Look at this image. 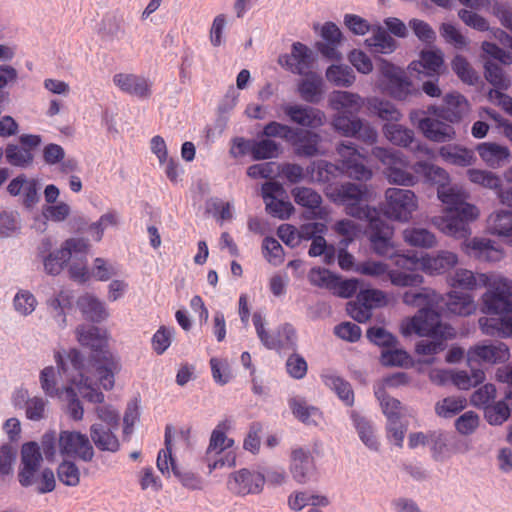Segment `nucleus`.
<instances>
[{"instance_id":"obj_13","label":"nucleus","mask_w":512,"mask_h":512,"mask_svg":"<svg viewBox=\"0 0 512 512\" xmlns=\"http://www.w3.org/2000/svg\"><path fill=\"white\" fill-rule=\"evenodd\" d=\"M280 109L292 123L301 127L318 129L326 122L325 113L309 105L283 104Z\"/></svg>"},{"instance_id":"obj_30","label":"nucleus","mask_w":512,"mask_h":512,"mask_svg":"<svg viewBox=\"0 0 512 512\" xmlns=\"http://www.w3.org/2000/svg\"><path fill=\"white\" fill-rule=\"evenodd\" d=\"M115 430L117 429L95 423L90 427V437L99 450L116 452L120 448V443L114 434Z\"/></svg>"},{"instance_id":"obj_62","label":"nucleus","mask_w":512,"mask_h":512,"mask_svg":"<svg viewBox=\"0 0 512 512\" xmlns=\"http://www.w3.org/2000/svg\"><path fill=\"white\" fill-rule=\"evenodd\" d=\"M486 420L491 425H501L510 416V409L505 401H498L484 410Z\"/></svg>"},{"instance_id":"obj_11","label":"nucleus","mask_w":512,"mask_h":512,"mask_svg":"<svg viewBox=\"0 0 512 512\" xmlns=\"http://www.w3.org/2000/svg\"><path fill=\"white\" fill-rule=\"evenodd\" d=\"M265 485V475L248 469H240L229 476L227 487L237 496L259 494Z\"/></svg>"},{"instance_id":"obj_36","label":"nucleus","mask_w":512,"mask_h":512,"mask_svg":"<svg viewBox=\"0 0 512 512\" xmlns=\"http://www.w3.org/2000/svg\"><path fill=\"white\" fill-rule=\"evenodd\" d=\"M77 305L84 317L92 322H101L108 316L104 303L90 294L81 296Z\"/></svg>"},{"instance_id":"obj_20","label":"nucleus","mask_w":512,"mask_h":512,"mask_svg":"<svg viewBox=\"0 0 512 512\" xmlns=\"http://www.w3.org/2000/svg\"><path fill=\"white\" fill-rule=\"evenodd\" d=\"M478 217H472L459 213V212H446V215L441 218V230L454 238L467 239L471 235L469 224Z\"/></svg>"},{"instance_id":"obj_42","label":"nucleus","mask_w":512,"mask_h":512,"mask_svg":"<svg viewBox=\"0 0 512 512\" xmlns=\"http://www.w3.org/2000/svg\"><path fill=\"white\" fill-rule=\"evenodd\" d=\"M321 378L323 383L333 390L345 405H353L354 392L348 381L334 374H323Z\"/></svg>"},{"instance_id":"obj_4","label":"nucleus","mask_w":512,"mask_h":512,"mask_svg":"<svg viewBox=\"0 0 512 512\" xmlns=\"http://www.w3.org/2000/svg\"><path fill=\"white\" fill-rule=\"evenodd\" d=\"M372 155L385 166V176L389 183L400 186H413L417 182L416 176L408 169V160L399 151L374 147Z\"/></svg>"},{"instance_id":"obj_26","label":"nucleus","mask_w":512,"mask_h":512,"mask_svg":"<svg viewBox=\"0 0 512 512\" xmlns=\"http://www.w3.org/2000/svg\"><path fill=\"white\" fill-rule=\"evenodd\" d=\"M487 231L512 246V212L500 209L491 213L487 218Z\"/></svg>"},{"instance_id":"obj_53","label":"nucleus","mask_w":512,"mask_h":512,"mask_svg":"<svg viewBox=\"0 0 512 512\" xmlns=\"http://www.w3.org/2000/svg\"><path fill=\"white\" fill-rule=\"evenodd\" d=\"M472 374L466 371H457L452 373V383L459 389L468 390L485 380V373L481 369L470 367Z\"/></svg>"},{"instance_id":"obj_6","label":"nucleus","mask_w":512,"mask_h":512,"mask_svg":"<svg viewBox=\"0 0 512 512\" xmlns=\"http://www.w3.org/2000/svg\"><path fill=\"white\" fill-rule=\"evenodd\" d=\"M340 172L357 181H368L373 172L366 165V156L352 142H342L336 147Z\"/></svg>"},{"instance_id":"obj_2","label":"nucleus","mask_w":512,"mask_h":512,"mask_svg":"<svg viewBox=\"0 0 512 512\" xmlns=\"http://www.w3.org/2000/svg\"><path fill=\"white\" fill-rule=\"evenodd\" d=\"M55 360L60 373L67 374L70 369L76 375H67V380L76 386L81 396L92 403H102L104 394L92 385V380L86 375L84 358L77 349H71L67 354L68 364L63 360L61 354H55Z\"/></svg>"},{"instance_id":"obj_63","label":"nucleus","mask_w":512,"mask_h":512,"mask_svg":"<svg viewBox=\"0 0 512 512\" xmlns=\"http://www.w3.org/2000/svg\"><path fill=\"white\" fill-rule=\"evenodd\" d=\"M452 69L457 76L467 84H474L478 80L477 73L471 67L466 58L461 55H457L453 59Z\"/></svg>"},{"instance_id":"obj_14","label":"nucleus","mask_w":512,"mask_h":512,"mask_svg":"<svg viewBox=\"0 0 512 512\" xmlns=\"http://www.w3.org/2000/svg\"><path fill=\"white\" fill-rule=\"evenodd\" d=\"M437 195L440 201L446 205V212H459L470 218L480 215L479 208L467 202L469 195L462 188L445 186L438 188Z\"/></svg>"},{"instance_id":"obj_52","label":"nucleus","mask_w":512,"mask_h":512,"mask_svg":"<svg viewBox=\"0 0 512 512\" xmlns=\"http://www.w3.org/2000/svg\"><path fill=\"white\" fill-rule=\"evenodd\" d=\"M403 303L412 307H429L437 301V294L427 288L421 291H406L402 297Z\"/></svg>"},{"instance_id":"obj_41","label":"nucleus","mask_w":512,"mask_h":512,"mask_svg":"<svg viewBox=\"0 0 512 512\" xmlns=\"http://www.w3.org/2000/svg\"><path fill=\"white\" fill-rule=\"evenodd\" d=\"M365 43L372 53L390 54L396 49L395 39L382 27H378Z\"/></svg>"},{"instance_id":"obj_28","label":"nucleus","mask_w":512,"mask_h":512,"mask_svg":"<svg viewBox=\"0 0 512 512\" xmlns=\"http://www.w3.org/2000/svg\"><path fill=\"white\" fill-rule=\"evenodd\" d=\"M297 335L294 327L285 323L280 326L277 332L269 335L263 345L268 349H274L278 352L294 351L296 349Z\"/></svg>"},{"instance_id":"obj_40","label":"nucleus","mask_w":512,"mask_h":512,"mask_svg":"<svg viewBox=\"0 0 512 512\" xmlns=\"http://www.w3.org/2000/svg\"><path fill=\"white\" fill-rule=\"evenodd\" d=\"M448 310L456 315L468 316L475 312L476 305L473 297L464 292L451 291L446 302Z\"/></svg>"},{"instance_id":"obj_31","label":"nucleus","mask_w":512,"mask_h":512,"mask_svg":"<svg viewBox=\"0 0 512 512\" xmlns=\"http://www.w3.org/2000/svg\"><path fill=\"white\" fill-rule=\"evenodd\" d=\"M319 225L318 223L309 224L298 231L293 225L282 224L278 227L277 235L287 246L294 248L300 244L301 239H310L313 234H316L319 231Z\"/></svg>"},{"instance_id":"obj_45","label":"nucleus","mask_w":512,"mask_h":512,"mask_svg":"<svg viewBox=\"0 0 512 512\" xmlns=\"http://www.w3.org/2000/svg\"><path fill=\"white\" fill-rule=\"evenodd\" d=\"M230 425L227 420L220 422L211 433L207 455L212 453L220 454L225 449L230 448L234 441L226 436V431Z\"/></svg>"},{"instance_id":"obj_1","label":"nucleus","mask_w":512,"mask_h":512,"mask_svg":"<svg viewBox=\"0 0 512 512\" xmlns=\"http://www.w3.org/2000/svg\"><path fill=\"white\" fill-rule=\"evenodd\" d=\"M481 281L490 286L482 297V312L497 315L481 317L479 326L489 336H512V280L505 276H481Z\"/></svg>"},{"instance_id":"obj_35","label":"nucleus","mask_w":512,"mask_h":512,"mask_svg":"<svg viewBox=\"0 0 512 512\" xmlns=\"http://www.w3.org/2000/svg\"><path fill=\"white\" fill-rule=\"evenodd\" d=\"M329 103L332 109L349 113H357L363 106L361 97L348 91H334L330 95Z\"/></svg>"},{"instance_id":"obj_38","label":"nucleus","mask_w":512,"mask_h":512,"mask_svg":"<svg viewBox=\"0 0 512 512\" xmlns=\"http://www.w3.org/2000/svg\"><path fill=\"white\" fill-rule=\"evenodd\" d=\"M414 173L422 175L426 181L438 185V188L445 187L449 182L448 173L441 167L425 161H418L411 167Z\"/></svg>"},{"instance_id":"obj_8","label":"nucleus","mask_w":512,"mask_h":512,"mask_svg":"<svg viewBox=\"0 0 512 512\" xmlns=\"http://www.w3.org/2000/svg\"><path fill=\"white\" fill-rule=\"evenodd\" d=\"M444 327L441 324L440 314L429 307L419 309L417 314L402 326L404 335L415 333L419 336L443 337Z\"/></svg>"},{"instance_id":"obj_43","label":"nucleus","mask_w":512,"mask_h":512,"mask_svg":"<svg viewBox=\"0 0 512 512\" xmlns=\"http://www.w3.org/2000/svg\"><path fill=\"white\" fill-rule=\"evenodd\" d=\"M404 241L414 247L433 248L437 244L435 235L425 228L410 227L403 231Z\"/></svg>"},{"instance_id":"obj_23","label":"nucleus","mask_w":512,"mask_h":512,"mask_svg":"<svg viewBox=\"0 0 512 512\" xmlns=\"http://www.w3.org/2000/svg\"><path fill=\"white\" fill-rule=\"evenodd\" d=\"M476 150L483 162L490 168H500L511 160L509 148L498 143L483 142L477 145Z\"/></svg>"},{"instance_id":"obj_58","label":"nucleus","mask_w":512,"mask_h":512,"mask_svg":"<svg viewBox=\"0 0 512 512\" xmlns=\"http://www.w3.org/2000/svg\"><path fill=\"white\" fill-rule=\"evenodd\" d=\"M485 78L486 80L499 91L506 90L509 87L510 81L505 75L503 69L493 61L485 63Z\"/></svg>"},{"instance_id":"obj_49","label":"nucleus","mask_w":512,"mask_h":512,"mask_svg":"<svg viewBox=\"0 0 512 512\" xmlns=\"http://www.w3.org/2000/svg\"><path fill=\"white\" fill-rule=\"evenodd\" d=\"M326 78L338 87H350L355 81L353 70L346 65H331L326 70Z\"/></svg>"},{"instance_id":"obj_51","label":"nucleus","mask_w":512,"mask_h":512,"mask_svg":"<svg viewBox=\"0 0 512 512\" xmlns=\"http://www.w3.org/2000/svg\"><path fill=\"white\" fill-rule=\"evenodd\" d=\"M466 399L464 397H446L438 401L435 405V412L443 418H451L461 412L466 407Z\"/></svg>"},{"instance_id":"obj_50","label":"nucleus","mask_w":512,"mask_h":512,"mask_svg":"<svg viewBox=\"0 0 512 512\" xmlns=\"http://www.w3.org/2000/svg\"><path fill=\"white\" fill-rule=\"evenodd\" d=\"M294 201L305 208L317 209L322 204L321 195L308 187H295L291 191Z\"/></svg>"},{"instance_id":"obj_15","label":"nucleus","mask_w":512,"mask_h":512,"mask_svg":"<svg viewBox=\"0 0 512 512\" xmlns=\"http://www.w3.org/2000/svg\"><path fill=\"white\" fill-rule=\"evenodd\" d=\"M466 358L469 367L482 362L489 364L503 363L509 358V349L502 342L489 345L477 344L468 349Z\"/></svg>"},{"instance_id":"obj_55","label":"nucleus","mask_w":512,"mask_h":512,"mask_svg":"<svg viewBox=\"0 0 512 512\" xmlns=\"http://www.w3.org/2000/svg\"><path fill=\"white\" fill-rule=\"evenodd\" d=\"M6 161L15 167H27L33 162V154L30 149L15 144L7 145L5 149Z\"/></svg>"},{"instance_id":"obj_34","label":"nucleus","mask_w":512,"mask_h":512,"mask_svg":"<svg viewBox=\"0 0 512 512\" xmlns=\"http://www.w3.org/2000/svg\"><path fill=\"white\" fill-rule=\"evenodd\" d=\"M443 65V56L440 51H422L419 61L410 64V69L427 76L438 74Z\"/></svg>"},{"instance_id":"obj_24","label":"nucleus","mask_w":512,"mask_h":512,"mask_svg":"<svg viewBox=\"0 0 512 512\" xmlns=\"http://www.w3.org/2000/svg\"><path fill=\"white\" fill-rule=\"evenodd\" d=\"M320 142L321 137L318 133L296 128L289 143L293 146L296 155L313 157L319 154L318 146Z\"/></svg>"},{"instance_id":"obj_60","label":"nucleus","mask_w":512,"mask_h":512,"mask_svg":"<svg viewBox=\"0 0 512 512\" xmlns=\"http://www.w3.org/2000/svg\"><path fill=\"white\" fill-rule=\"evenodd\" d=\"M377 399L380 401V405L383 413L387 417V420L400 418L401 415V402L393 397L387 395L384 388H380L375 392Z\"/></svg>"},{"instance_id":"obj_64","label":"nucleus","mask_w":512,"mask_h":512,"mask_svg":"<svg viewBox=\"0 0 512 512\" xmlns=\"http://www.w3.org/2000/svg\"><path fill=\"white\" fill-rule=\"evenodd\" d=\"M264 257L269 263L277 266L284 261V250L281 244L273 237H266L263 240Z\"/></svg>"},{"instance_id":"obj_61","label":"nucleus","mask_w":512,"mask_h":512,"mask_svg":"<svg viewBox=\"0 0 512 512\" xmlns=\"http://www.w3.org/2000/svg\"><path fill=\"white\" fill-rule=\"evenodd\" d=\"M59 481L70 487H75L80 483V471L77 465L71 461H63L57 468Z\"/></svg>"},{"instance_id":"obj_19","label":"nucleus","mask_w":512,"mask_h":512,"mask_svg":"<svg viewBox=\"0 0 512 512\" xmlns=\"http://www.w3.org/2000/svg\"><path fill=\"white\" fill-rule=\"evenodd\" d=\"M465 251L479 261L498 262L504 257L502 248L494 245L490 239L474 237L464 243Z\"/></svg>"},{"instance_id":"obj_12","label":"nucleus","mask_w":512,"mask_h":512,"mask_svg":"<svg viewBox=\"0 0 512 512\" xmlns=\"http://www.w3.org/2000/svg\"><path fill=\"white\" fill-rule=\"evenodd\" d=\"M59 449L62 455L74 456L90 462L94 449L87 435L75 431H62L59 435Z\"/></svg>"},{"instance_id":"obj_9","label":"nucleus","mask_w":512,"mask_h":512,"mask_svg":"<svg viewBox=\"0 0 512 512\" xmlns=\"http://www.w3.org/2000/svg\"><path fill=\"white\" fill-rule=\"evenodd\" d=\"M261 194L266 205V211L271 216L285 220L294 212L291 202L282 199L286 191L279 182H265L262 185Z\"/></svg>"},{"instance_id":"obj_48","label":"nucleus","mask_w":512,"mask_h":512,"mask_svg":"<svg viewBox=\"0 0 512 512\" xmlns=\"http://www.w3.org/2000/svg\"><path fill=\"white\" fill-rule=\"evenodd\" d=\"M467 177L470 182L487 189L495 190L496 193L499 191V189H501L502 186L500 177L488 170L475 168L468 169Z\"/></svg>"},{"instance_id":"obj_25","label":"nucleus","mask_w":512,"mask_h":512,"mask_svg":"<svg viewBox=\"0 0 512 512\" xmlns=\"http://www.w3.org/2000/svg\"><path fill=\"white\" fill-rule=\"evenodd\" d=\"M314 468L313 458L309 451L303 448H295L291 452L290 473L293 479L300 483H306Z\"/></svg>"},{"instance_id":"obj_5","label":"nucleus","mask_w":512,"mask_h":512,"mask_svg":"<svg viewBox=\"0 0 512 512\" xmlns=\"http://www.w3.org/2000/svg\"><path fill=\"white\" fill-rule=\"evenodd\" d=\"M382 206L384 215L394 221L408 222L418 207L415 193L409 189L388 188Z\"/></svg>"},{"instance_id":"obj_54","label":"nucleus","mask_w":512,"mask_h":512,"mask_svg":"<svg viewBox=\"0 0 512 512\" xmlns=\"http://www.w3.org/2000/svg\"><path fill=\"white\" fill-rule=\"evenodd\" d=\"M362 220L369 222V241L376 238H393L394 228L379 217V212L376 208L375 214Z\"/></svg>"},{"instance_id":"obj_7","label":"nucleus","mask_w":512,"mask_h":512,"mask_svg":"<svg viewBox=\"0 0 512 512\" xmlns=\"http://www.w3.org/2000/svg\"><path fill=\"white\" fill-rule=\"evenodd\" d=\"M165 449L158 453L157 468L162 474H169L170 469L174 475L178 477L182 485L190 490L202 489V479L192 472L181 473L175 460L172 458V439H171V426L167 425L165 428Z\"/></svg>"},{"instance_id":"obj_29","label":"nucleus","mask_w":512,"mask_h":512,"mask_svg":"<svg viewBox=\"0 0 512 512\" xmlns=\"http://www.w3.org/2000/svg\"><path fill=\"white\" fill-rule=\"evenodd\" d=\"M76 334L81 345L93 350L91 360L100 357L101 353L107 352L103 350L106 345V337L98 327L81 325L76 329Z\"/></svg>"},{"instance_id":"obj_21","label":"nucleus","mask_w":512,"mask_h":512,"mask_svg":"<svg viewBox=\"0 0 512 512\" xmlns=\"http://www.w3.org/2000/svg\"><path fill=\"white\" fill-rule=\"evenodd\" d=\"M113 82L124 93L139 98H147L151 95V84L142 76L118 73L113 76Z\"/></svg>"},{"instance_id":"obj_3","label":"nucleus","mask_w":512,"mask_h":512,"mask_svg":"<svg viewBox=\"0 0 512 512\" xmlns=\"http://www.w3.org/2000/svg\"><path fill=\"white\" fill-rule=\"evenodd\" d=\"M332 200L345 207L347 215L363 219L375 214V207L366 202L370 198V190L366 184L346 182L337 187L331 194Z\"/></svg>"},{"instance_id":"obj_56","label":"nucleus","mask_w":512,"mask_h":512,"mask_svg":"<svg viewBox=\"0 0 512 512\" xmlns=\"http://www.w3.org/2000/svg\"><path fill=\"white\" fill-rule=\"evenodd\" d=\"M360 118L357 116H347L344 113H338L333 117L332 126L345 137L356 136L360 128Z\"/></svg>"},{"instance_id":"obj_27","label":"nucleus","mask_w":512,"mask_h":512,"mask_svg":"<svg viewBox=\"0 0 512 512\" xmlns=\"http://www.w3.org/2000/svg\"><path fill=\"white\" fill-rule=\"evenodd\" d=\"M417 127L427 139L434 142H445L455 137V131L451 125L430 117L420 119Z\"/></svg>"},{"instance_id":"obj_57","label":"nucleus","mask_w":512,"mask_h":512,"mask_svg":"<svg viewBox=\"0 0 512 512\" xmlns=\"http://www.w3.org/2000/svg\"><path fill=\"white\" fill-rule=\"evenodd\" d=\"M351 417L362 442L368 448L377 450L379 444L370 423L365 418L357 415L354 412L352 413Z\"/></svg>"},{"instance_id":"obj_10","label":"nucleus","mask_w":512,"mask_h":512,"mask_svg":"<svg viewBox=\"0 0 512 512\" xmlns=\"http://www.w3.org/2000/svg\"><path fill=\"white\" fill-rule=\"evenodd\" d=\"M42 460L43 457L38 443L31 441L22 445L18 480L23 487H29L37 482V474Z\"/></svg>"},{"instance_id":"obj_44","label":"nucleus","mask_w":512,"mask_h":512,"mask_svg":"<svg viewBox=\"0 0 512 512\" xmlns=\"http://www.w3.org/2000/svg\"><path fill=\"white\" fill-rule=\"evenodd\" d=\"M292 414L306 425L316 424L317 418L321 417L318 408L308 405L305 400L293 397L288 401Z\"/></svg>"},{"instance_id":"obj_39","label":"nucleus","mask_w":512,"mask_h":512,"mask_svg":"<svg viewBox=\"0 0 512 512\" xmlns=\"http://www.w3.org/2000/svg\"><path fill=\"white\" fill-rule=\"evenodd\" d=\"M485 275L487 277H493V276H501L500 274H487V273H480L478 276H476L472 271L467 269H458L455 271L453 276L450 279L451 286L453 287H459L466 290H474L478 286L481 287H487V291L490 290V286L484 284L481 281V276Z\"/></svg>"},{"instance_id":"obj_32","label":"nucleus","mask_w":512,"mask_h":512,"mask_svg":"<svg viewBox=\"0 0 512 512\" xmlns=\"http://www.w3.org/2000/svg\"><path fill=\"white\" fill-rule=\"evenodd\" d=\"M439 155L445 162L459 167L471 166L476 160L473 150L459 145L442 146Z\"/></svg>"},{"instance_id":"obj_59","label":"nucleus","mask_w":512,"mask_h":512,"mask_svg":"<svg viewBox=\"0 0 512 512\" xmlns=\"http://www.w3.org/2000/svg\"><path fill=\"white\" fill-rule=\"evenodd\" d=\"M310 168L313 177L321 183L332 181L336 177V173L340 171L338 164H332L324 160L313 162Z\"/></svg>"},{"instance_id":"obj_46","label":"nucleus","mask_w":512,"mask_h":512,"mask_svg":"<svg viewBox=\"0 0 512 512\" xmlns=\"http://www.w3.org/2000/svg\"><path fill=\"white\" fill-rule=\"evenodd\" d=\"M280 145L272 139L265 138L251 141L249 154L254 160H266L278 157Z\"/></svg>"},{"instance_id":"obj_47","label":"nucleus","mask_w":512,"mask_h":512,"mask_svg":"<svg viewBox=\"0 0 512 512\" xmlns=\"http://www.w3.org/2000/svg\"><path fill=\"white\" fill-rule=\"evenodd\" d=\"M386 138L394 145L408 147L414 139V132L400 124L386 123L383 127Z\"/></svg>"},{"instance_id":"obj_17","label":"nucleus","mask_w":512,"mask_h":512,"mask_svg":"<svg viewBox=\"0 0 512 512\" xmlns=\"http://www.w3.org/2000/svg\"><path fill=\"white\" fill-rule=\"evenodd\" d=\"M458 256L451 251L441 250L436 254L425 253L420 257V270L429 276L442 275L454 268Z\"/></svg>"},{"instance_id":"obj_22","label":"nucleus","mask_w":512,"mask_h":512,"mask_svg":"<svg viewBox=\"0 0 512 512\" xmlns=\"http://www.w3.org/2000/svg\"><path fill=\"white\" fill-rule=\"evenodd\" d=\"M96 370L98 381L105 390H111L115 384V373L120 370L118 361L110 352L101 353L100 357L91 360Z\"/></svg>"},{"instance_id":"obj_16","label":"nucleus","mask_w":512,"mask_h":512,"mask_svg":"<svg viewBox=\"0 0 512 512\" xmlns=\"http://www.w3.org/2000/svg\"><path fill=\"white\" fill-rule=\"evenodd\" d=\"M443 102L442 106H429L428 112L448 122L455 123L460 121L468 110V101L458 92L446 94Z\"/></svg>"},{"instance_id":"obj_37","label":"nucleus","mask_w":512,"mask_h":512,"mask_svg":"<svg viewBox=\"0 0 512 512\" xmlns=\"http://www.w3.org/2000/svg\"><path fill=\"white\" fill-rule=\"evenodd\" d=\"M311 61L309 48L300 42H296L292 45L291 55L287 56L286 65L293 73L304 74L310 68Z\"/></svg>"},{"instance_id":"obj_18","label":"nucleus","mask_w":512,"mask_h":512,"mask_svg":"<svg viewBox=\"0 0 512 512\" xmlns=\"http://www.w3.org/2000/svg\"><path fill=\"white\" fill-rule=\"evenodd\" d=\"M381 71L388 79V90L393 98L405 100L412 93V83L404 71L387 62L382 65Z\"/></svg>"},{"instance_id":"obj_33","label":"nucleus","mask_w":512,"mask_h":512,"mask_svg":"<svg viewBox=\"0 0 512 512\" xmlns=\"http://www.w3.org/2000/svg\"><path fill=\"white\" fill-rule=\"evenodd\" d=\"M297 91L305 102L317 104L322 98L323 80L320 76L310 73L299 81Z\"/></svg>"}]
</instances>
